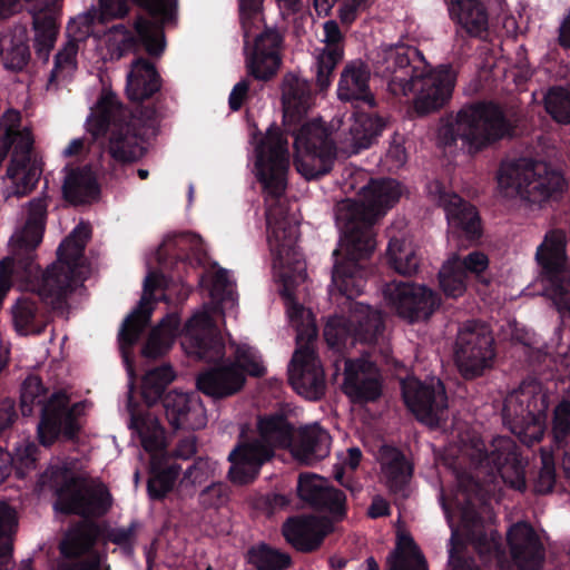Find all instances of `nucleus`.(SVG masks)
I'll use <instances>...</instances> for the list:
<instances>
[{"mask_svg":"<svg viewBox=\"0 0 570 570\" xmlns=\"http://www.w3.org/2000/svg\"><path fill=\"white\" fill-rule=\"evenodd\" d=\"M247 562L256 570H287L292 567V557L265 542L248 548Z\"/></svg>","mask_w":570,"mask_h":570,"instance_id":"obj_43","label":"nucleus"},{"mask_svg":"<svg viewBox=\"0 0 570 570\" xmlns=\"http://www.w3.org/2000/svg\"><path fill=\"white\" fill-rule=\"evenodd\" d=\"M505 197H517L535 205L561 198L567 180L548 163L529 157L502 160L497 174Z\"/></svg>","mask_w":570,"mask_h":570,"instance_id":"obj_10","label":"nucleus"},{"mask_svg":"<svg viewBox=\"0 0 570 570\" xmlns=\"http://www.w3.org/2000/svg\"><path fill=\"white\" fill-rule=\"evenodd\" d=\"M210 296L218 303H234L235 293L233 291V283L229 279L227 269L219 268L215 272L210 288Z\"/></svg>","mask_w":570,"mask_h":570,"instance_id":"obj_60","label":"nucleus"},{"mask_svg":"<svg viewBox=\"0 0 570 570\" xmlns=\"http://www.w3.org/2000/svg\"><path fill=\"white\" fill-rule=\"evenodd\" d=\"M78 43L76 40H69L61 50L55 56L53 68L50 72L47 88L58 87L59 80L65 78L66 69H76V57Z\"/></svg>","mask_w":570,"mask_h":570,"instance_id":"obj_52","label":"nucleus"},{"mask_svg":"<svg viewBox=\"0 0 570 570\" xmlns=\"http://www.w3.org/2000/svg\"><path fill=\"white\" fill-rule=\"evenodd\" d=\"M169 425L175 430L196 431L207 423L206 410L196 393L171 391L163 397Z\"/></svg>","mask_w":570,"mask_h":570,"instance_id":"obj_32","label":"nucleus"},{"mask_svg":"<svg viewBox=\"0 0 570 570\" xmlns=\"http://www.w3.org/2000/svg\"><path fill=\"white\" fill-rule=\"evenodd\" d=\"M60 2L61 0H52V3H46L43 8L32 13L33 46L37 57L43 61H48L58 35L57 18L51 7L60 6Z\"/></svg>","mask_w":570,"mask_h":570,"instance_id":"obj_39","label":"nucleus"},{"mask_svg":"<svg viewBox=\"0 0 570 570\" xmlns=\"http://www.w3.org/2000/svg\"><path fill=\"white\" fill-rule=\"evenodd\" d=\"M455 262L466 276L474 274L480 282L488 284V279L482 275L489 266V258L485 254L475 250L468 254L462 261Z\"/></svg>","mask_w":570,"mask_h":570,"instance_id":"obj_62","label":"nucleus"},{"mask_svg":"<svg viewBox=\"0 0 570 570\" xmlns=\"http://www.w3.org/2000/svg\"><path fill=\"white\" fill-rule=\"evenodd\" d=\"M454 24L456 40H485L489 36V10L483 0H445Z\"/></svg>","mask_w":570,"mask_h":570,"instance_id":"obj_28","label":"nucleus"},{"mask_svg":"<svg viewBox=\"0 0 570 570\" xmlns=\"http://www.w3.org/2000/svg\"><path fill=\"white\" fill-rule=\"evenodd\" d=\"M229 363H237L245 377H262L266 373L257 350L245 344L236 347L234 360L229 358Z\"/></svg>","mask_w":570,"mask_h":570,"instance_id":"obj_53","label":"nucleus"},{"mask_svg":"<svg viewBox=\"0 0 570 570\" xmlns=\"http://www.w3.org/2000/svg\"><path fill=\"white\" fill-rule=\"evenodd\" d=\"M371 6V0H343L338 8L337 16L344 26L350 27L357 19L358 13L368 9Z\"/></svg>","mask_w":570,"mask_h":570,"instance_id":"obj_64","label":"nucleus"},{"mask_svg":"<svg viewBox=\"0 0 570 570\" xmlns=\"http://www.w3.org/2000/svg\"><path fill=\"white\" fill-rule=\"evenodd\" d=\"M402 397L417 421L438 428L446 419L448 396L443 383L426 384L412 379L402 381Z\"/></svg>","mask_w":570,"mask_h":570,"instance_id":"obj_23","label":"nucleus"},{"mask_svg":"<svg viewBox=\"0 0 570 570\" xmlns=\"http://www.w3.org/2000/svg\"><path fill=\"white\" fill-rule=\"evenodd\" d=\"M158 117L156 107L139 106L131 111L116 96L107 95L99 99L97 111L88 118L87 129L95 140L109 134L110 156L120 163H134L145 155L140 142Z\"/></svg>","mask_w":570,"mask_h":570,"instance_id":"obj_5","label":"nucleus"},{"mask_svg":"<svg viewBox=\"0 0 570 570\" xmlns=\"http://www.w3.org/2000/svg\"><path fill=\"white\" fill-rule=\"evenodd\" d=\"M324 43L316 61L315 80L320 90H325L332 83L334 71L344 58V35L335 20L323 24Z\"/></svg>","mask_w":570,"mask_h":570,"instance_id":"obj_34","label":"nucleus"},{"mask_svg":"<svg viewBox=\"0 0 570 570\" xmlns=\"http://www.w3.org/2000/svg\"><path fill=\"white\" fill-rule=\"evenodd\" d=\"M229 488L226 483L214 482L199 494V502L205 508H219L228 501Z\"/></svg>","mask_w":570,"mask_h":570,"instance_id":"obj_61","label":"nucleus"},{"mask_svg":"<svg viewBox=\"0 0 570 570\" xmlns=\"http://www.w3.org/2000/svg\"><path fill=\"white\" fill-rule=\"evenodd\" d=\"M434 193L438 206L445 212L449 233L460 240H479L482 223L476 207L440 183L435 184Z\"/></svg>","mask_w":570,"mask_h":570,"instance_id":"obj_24","label":"nucleus"},{"mask_svg":"<svg viewBox=\"0 0 570 570\" xmlns=\"http://www.w3.org/2000/svg\"><path fill=\"white\" fill-rule=\"evenodd\" d=\"M85 248L82 240L63 239L57 249V262L30 281L31 292L52 307L65 303L68 294L73 291Z\"/></svg>","mask_w":570,"mask_h":570,"instance_id":"obj_14","label":"nucleus"},{"mask_svg":"<svg viewBox=\"0 0 570 570\" xmlns=\"http://www.w3.org/2000/svg\"><path fill=\"white\" fill-rule=\"evenodd\" d=\"M316 336L315 326L297 333V348L288 365L289 384L309 401L321 400L326 389L324 371L313 347Z\"/></svg>","mask_w":570,"mask_h":570,"instance_id":"obj_20","label":"nucleus"},{"mask_svg":"<svg viewBox=\"0 0 570 570\" xmlns=\"http://www.w3.org/2000/svg\"><path fill=\"white\" fill-rule=\"evenodd\" d=\"M175 483L168 480L159 470L154 469L147 481V492L151 500L161 501L173 491Z\"/></svg>","mask_w":570,"mask_h":570,"instance_id":"obj_63","label":"nucleus"},{"mask_svg":"<svg viewBox=\"0 0 570 570\" xmlns=\"http://www.w3.org/2000/svg\"><path fill=\"white\" fill-rule=\"evenodd\" d=\"M495 341L489 325L468 321L459 328L454 345V362L464 380L483 376L494 365Z\"/></svg>","mask_w":570,"mask_h":570,"instance_id":"obj_18","label":"nucleus"},{"mask_svg":"<svg viewBox=\"0 0 570 570\" xmlns=\"http://www.w3.org/2000/svg\"><path fill=\"white\" fill-rule=\"evenodd\" d=\"M62 196L72 205H85L97 200L100 186L90 166L70 168L62 184Z\"/></svg>","mask_w":570,"mask_h":570,"instance_id":"obj_36","label":"nucleus"},{"mask_svg":"<svg viewBox=\"0 0 570 570\" xmlns=\"http://www.w3.org/2000/svg\"><path fill=\"white\" fill-rule=\"evenodd\" d=\"M47 475L55 491L56 511L66 515L104 517L111 509L112 497L102 482L87 489L85 494L82 487L86 479L76 475L69 466H52Z\"/></svg>","mask_w":570,"mask_h":570,"instance_id":"obj_12","label":"nucleus"},{"mask_svg":"<svg viewBox=\"0 0 570 570\" xmlns=\"http://www.w3.org/2000/svg\"><path fill=\"white\" fill-rule=\"evenodd\" d=\"M549 407L548 395L537 383H523L504 401L502 417L512 433L539 442Z\"/></svg>","mask_w":570,"mask_h":570,"instance_id":"obj_19","label":"nucleus"},{"mask_svg":"<svg viewBox=\"0 0 570 570\" xmlns=\"http://www.w3.org/2000/svg\"><path fill=\"white\" fill-rule=\"evenodd\" d=\"M383 295L395 313L411 324L428 321L441 304L436 292L412 282L387 283Z\"/></svg>","mask_w":570,"mask_h":570,"instance_id":"obj_21","label":"nucleus"},{"mask_svg":"<svg viewBox=\"0 0 570 570\" xmlns=\"http://www.w3.org/2000/svg\"><path fill=\"white\" fill-rule=\"evenodd\" d=\"M156 21L139 16L134 29L130 30L124 23L110 27L108 31V49L116 59L122 58L128 52H138L142 46L147 53L159 57L166 46L164 24L176 19L177 0H132Z\"/></svg>","mask_w":570,"mask_h":570,"instance_id":"obj_11","label":"nucleus"},{"mask_svg":"<svg viewBox=\"0 0 570 570\" xmlns=\"http://www.w3.org/2000/svg\"><path fill=\"white\" fill-rule=\"evenodd\" d=\"M364 202L347 199L336 210L341 229L340 247L334 249L332 283L347 299L360 296L370 268L366 262L374 253V224L377 216L397 203L400 184L392 178L371 179L362 189Z\"/></svg>","mask_w":570,"mask_h":570,"instance_id":"obj_2","label":"nucleus"},{"mask_svg":"<svg viewBox=\"0 0 570 570\" xmlns=\"http://www.w3.org/2000/svg\"><path fill=\"white\" fill-rule=\"evenodd\" d=\"M261 12H263V9ZM261 16L262 13H259L256 19L248 22V38H246L244 33L245 48L248 47L250 38L253 37L254 39L252 51L246 58V68L248 75L254 79L268 81L277 73L282 63L279 51L283 45V36L276 28L267 26H265L264 30L258 35H252V28L261 20ZM239 18L242 19L240 16ZM240 22L243 31L245 32L243 21L240 20Z\"/></svg>","mask_w":570,"mask_h":570,"instance_id":"obj_22","label":"nucleus"},{"mask_svg":"<svg viewBox=\"0 0 570 570\" xmlns=\"http://www.w3.org/2000/svg\"><path fill=\"white\" fill-rule=\"evenodd\" d=\"M8 117L11 118V124L2 129L0 128V132L7 134L12 141L11 159H16L19 163H33V137L31 131L27 128L19 129L21 119L19 111L11 110L8 112Z\"/></svg>","mask_w":570,"mask_h":570,"instance_id":"obj_44","label":"nucleus"},{"mask_svg":"<svg viewBox=\"0 0 570 570\" xmlns=\"http://www.w3.org/2000/svg\"><path fill=\"white\" fill-rule=\"evenodd\" d=\"M166 282L164 275L149 273L144 282V295L138 305L126 316L118 333L120 352L125 363L131 371L130 353L139 337L150 323L151 297L157 288Z\"/></svg>","mask_w":570,"mask_h":570,"instance_id":"obj_25","label":"nucleus"},{"mask_svg":"<svg viewBox=\"0 0 570 570\" xmlns=\"http://www.w3.org/2000/svg\"><path fill=\"white\" fill-rule=\"evenodd\" d=\"M542 466L533 483V491L537 494H548L552 492L556 484V465L552 453L542 451Z\"/></svg>","mask_w":570,"mask_h":570,"instance_id":"obj_57","label":"nucleus"},{"mask_svg":"<svg viewBox=\"0 0 570 570\" xmlns=\"http://www.w3.org/2000/svg\"><path fill=\"white\" fill-rule=\"evenodd\" d=\"M309 83L293 75L284 76L282 83V102L284 109V118L302 117L307 112L311 101Z\"/></svg>","mask_w":570,"mask_h":570,"instance_id":"obj_40","label":"nucleus"},{"mask_svg":"<svg viewBox=\"0 0 570 570\" xmlns=\"http://www.w3.org/2000/svg\"><path fill=\"white\" fill-rule=\"evenodd\" d=\"M489 492L485 487L471 474L459 478L458 491L453 504L460 513V521L466 540L481 556H491L500 548L497 532L488 533L479 508L487 504Z\"/></svg>","mask_w":570,"mask_h":570,"instance_id":"obj_15","label":"nucleus"},{"mask_svg":"<svg viewBox=\"0 0 570 570\" xmlns=\"http://www.w3.org/2000/svg\"><path fill=\"white\" fill-rule=\"evenodd\" d=\"M95 544V534L83 525L69 530L60 543V552L65 558L75 559L83 556Z\"/></svg>","mask_w":570,"mask_h":570,"instance_id":"obj_50","label":"nucleus"},{"mask_svg":"<svg viewBox=\"0 0 570 570\" xmlns=\"http://www.w3.org/2000/svg\"><path fill=\"white\" fill-rule=\"evenodd\" d=\"M18 525L17 513L6 502H0V570L12 566L13 534Z\"/></svg>","mask_w":570,"mask_h":570,"instance_id":"obj_47","label":"nucleus"},{"mask_svg":"<svg viewBox=\"0 0 570 570\" xmlns=\"http://www.w3.org/2000/svg\"><path fill=\"white\" fill-rule=\"evenodd\" d=\"M465 544L456 529H452L449 549V566L451 570H479L473 557L464 553Z\"/></svg>","mask_w":570,"mask_h":570,"instance_id":"obj_56","label":"nucleus"},{"mask_svg":"<svg viewBox=\"0 0 570 570\" xmlns=\"http://www.w3.org/2000/svg\"><path fill=\"white\" fill-rule=\"evenodd\" d=\"M390 570H428V563L420 548L410 534L397 535L394 559Z\"/></svg>","mask_w":570,"mask_h":570,"instance_id":"obj_46","label":"nucleus"},{"mask_svg":"<svg viewBox=\"0 0 570 570\" xmlns=\"http://www.w3.org/2000/svg\"><path fill=\"white\" fill-rule=\"evenodd\" d=\"M387 262L391 268L404 276H412L419 269L420 259L412 246L403 239L392 238L387 246Z\"/></svg>","mask_w":570,"mask_h":570,"instance_id":"obj_48","label":"nucleus"},{"mask_svg":"<svg viewBox=\"0 0 570 570\" xmlns=\"http://www.w3.org/2000/svg\"><path fill=\"white\" fill-rule=\"evenodd\" d=\"M42 174L41 167L37 161L19 163L10 159L7 168V176L11 180V186L7 188L8 197L17 198L29 195L36 187Z\"/></svg>","mask_w":570,"mask_h":570,"instance_id":"obj_41","label":"nucleus"},{"mask_svg":"<svg viewBox=\"0 0 570 570\" xmlns=\"http://www.w3.org/2000/svg\"><path fill=\"white\" fill-rule=\"evenodd\" d=\"M376 71L387 80L394 97L413 95V108L419 116L441 109L451 98L455 77L449 67L432 69L422 52L404 43L383 50Z\"/></svg>","mask_w":570,"mask_h":570,"instance_id":"obj_3","label":"nucleus"},{"mask_svg":"<svg viewBox=\"0 0 570 570\" xmlns=\"http://www.w3.org/2000/svg\"><path fill=\"white\" fill-rule=\"evenodd\" d=\"M175 373L170 365H161L149 370L141 380V397L148 407L154 406L163 397L167 386L174 381Z\"/></svg>","mask_w":570,"mask_h":570,"instance_id":"obj_45","label":"nucleus"},{"mask_svg":"<svg viewBox=\"0 0 570 570\" xmlns=\"http://www.w3.org/2000/svg\"><path fill=\"white\" fill-rule=\"evenodd\" d=\"M137 528L138 523L132 521L127 528L110 529L106 534V539L109 542L120 547L126 556H132L135 550Z\"/></svg>","mask_w":570,"mask_h":570,"instance_id":"obj_59","label":"nucleus"},{"mask_svg":"<svg viewBox=\"0 0 570 570\" xmlns=\"http://www.w3.org/2000/svg\"><path fill=\"white\" fill-rule=\"evenodd\" d=\"M35 406L40 407L38 424L39 441L52 445L59 438L75 441L80 431L78 409L80 403L69 404L68 395L58 391L48 397V389L35 374L28 375L20 386V410L23 416H31Z\"/></svg>","mask_w":570,"mask_h":570,"instance_id":"obj_9","label":"nucleus"},{"mask_svg":"<svg viewBox=\"0 0 570 570\" xmlns=\"http://www.w3.org/2000/svg\"><path fill=\"white\" fill-rule=\"evenodd\" d=\"M255 154L257 180L267 197L274 200L266 209V225L275 265L282 269V295L288 301H294V287L303 283L307 275L305 262L297 246L298 223L281 204V198L287 187L289 153L287 138L275 124L271 125L266 135L261 138L255 147ZM288 312L292 318H301L304 307L292 302Z\"/></svg>","mask_w":570,"mask_h":570,"instance_id":"obj_1","label":"nucleus"},{"mask_svg":"<svg viewBox=\"0 0 570 570\" xmlns=\"http://www.w3.org/2000/svg\"><path fill=\"white\" fill-rule=\"evenodd\" d=\"M468 276L455 261L448 262L439 272V284L448 297L462 296L466 289Z\"/></svg>","mask_w":570,"mask_h":570,"instance_id":"obj_51","label":"nucleus"},{"mask_svg":"<svg viewBox=\"0 0 570 570\" xmlns=\"http://www.w3.org/2000/svg\"><path fill=\"white\" fill-rule=\"evenodd\" d=\"M488 465L500 475L509 488L523 492L527 489L524 464L518 444L508 436L492 442V450L485 454Z\"/></svg>","mask_w":570,"mask_h":570,"instance_id":"obj_31","label":"nucleus"},{"mask_svg":"<svg viewBox=\"0 0 570 570\" xmlns=\"http://www.w3.org/2000/svg\"><path fill=\"white\" fill-rule=\"evenodd\" d=\"M181 347L187 355L214 364L196 377V386L203 394L223 400L244 387V373L237 363L225 358V342L207 313L196 314L187 321Z\"/></svg>","mask_w":570,"mask_h":570,"instance_id":"obj_4","label":"nucleus"},{"mask_svg":"<svg viewBox=\"0 0 570 570\" xmlns=\"http://www.w3.org/2000/svg\"><path fill=\"white\" fill-rule=\"evenodd\" d=\"M0 56L6 69L21 71L30 60V48L24 29L0 39Z\"/></svg>","mask_w":570,"mask_h":570,"instance_id":"obj_42","label":"nucleus"},{"mask_svg":"<svg viewBox=\"0 0 570 570\" xmlns=\"http://www.w3.org/2000/svg\"><path fill=\"white\" fill-rule=\"evenodd\" d=\"M547 112L560 124H570V92L552 89L544 98Z\"/></svg>","mask_w":570,"mask_h":570,"instance_id":"obj_54","label":"nucleus"},{"mask_svg":"<svg viewBox=\"0 0 570 570\" xmlns=\"http://www.w3.org/2000/svg\"><path fill=\"white\" fill-rule=\"evenodd\" d=\"M163 79L155 66L144 57L136 58L127 75L126 94L130 101L142 102L160 91Z\"/></svg>","mask_w":570,"mask_h":570,"instance_id":"obj_35","label":"nucleus"},{"mask_svg":"<svg viewBox=\"0 0 570 570\" xmlns=\"http://www.w3.org/2000/svg\"><path fill=\"white\" fill-rule=\"evenodd\" d=\"M514 132V126L504 110L494 101L479 100L463 105L449 122L440 130L445 145L462 147L470 156H475Z\"/></svg>","mask_w":570,"mask_h":570,"instance_id":"obj_7","label":"nucleus"},{"mask_svg":"<svg viewBox=\"0 0 570 570\" xmlns=\"http://www.w3.org/2000/svg\"><path fill=\"white\" fill-rule=\"evenodd\" d=\"M384 331L382 314L368 305L355 304L350 316H332L327 320L323 335L328 347L344 356L356 343L373 345Z\"/></svg>","mask_w":570,"mask_h":570,"instance_id":"obj_16","label":"nucleus"},{"mask_svg":"<svg viewBox=\"0 0 570 570\" xmlns=\"http://www.w3.org/2000/svg\"><path fill=\"white\" fill-rule=\"evenodd\" d=\"M370 78L368 66L362 60H352L344 66L338 80L337 97L341 101L351 102L356 108L366 106L370 109L353 112V122L343 147V151L348 155H357L377 142L387 125L386 117L373 111L376 100L370 89Z\"/></svg>","mask_w":570,"mask_h":570,"instance_id":"obj_6","label":"nucleus"},{"mask_svg":"<svg viewBox=\"0 0 570 570\" xmlns=\"http://www.w3.org/2000/svg\"><path fill=\"white\" fill-rule=\"evenodd\" d=\"M297 495L312 509L330 513L336 521L346 517L345 493L315 474H301L297 481Z\"/></svg>","mask_w":570,"mask_h":570,"instance_id":"obj_27","label":"nucleus"},{"mask_svg":"<svg viewBox=\"0 0 570 570\" xmlns=\"http://www.w3.org/2000/svg\"><path fill=\"white\" fill-rule=\"evenodd\" d=\"M39 449L32 442H26L16 448L12 458V470H16L18 478L23 479L36 468Z\"/></svg>","mask_w":570,"mask_h":570,"instance_id":"obj_55","label":"nucleus"},{"mask_svg":"<svg viewBox=\"0 0 570 570\" xmlns=\"http://www.w3.org/2000/svg\"><path fill=\"white\" fill-rule=\"evenodd\" d=\"M293 137L294 166L306 180L320 179L332 171L337 147L322 122H305L293 131Z\"/></svg>","mask_w":570,"mask_h":570,"instance_id":"obj_17","label":"nucleus"},{"mask_svg":"<svg viewBox=\"0 0 570 570\" xmlns=\"http://www.w3.org/2000/svg\"><path fill=\"white\" fill-rule=\"evenodd\" d=\"M570 436V403L558 406L553 422V441L558 453L561 448L568 446Z\"/></svg>","mask_w":570,"mask_h":570,"instance_id":"obj_58","label":"nucleus"},{"mask_svg":"<svg viewBox=\"0 0 570 570\" xmlns=\"http://www.w3.org/2000/svg\"><path fill=\"white\" fill-rule=\"evenodd\" d=\"M38 302L30 297H20L12 307V318L17 332L21 335L40 334L45 325L38 322Z\"/></svg>","mask_w":570,"mask_h":570,"instance_id":"obj_49","label":"nucleus"},{"mask_svg":"<svg viewBox=\"0 0 570 570\" xmlns=\"http://www.w3.org/2000/svg\"><path fill=\"white\" fill-rule=\"evenodd\" d=\"M294 431V425L283 413L258 416L259 438L238 441L228 455L229 480L239 485L254 482L262 466L274 458L276 448L292 446Z\"/></svg>","mask_w":570,"mask_h":570,"instance_id":"obj_8","label":"nucleus"},{"mask_svg":"<svg viewBox=\"0 0 570 570\" xmlns=\"http://www.w3.org/2000/svg\"><path fill=\"white\" fill-rule=\"evenodd\" d=\"M511 557L520 570H541L544 562V547L528 522L513 524L507 534Z\"/></svg>","mask_w":570,"mask_h":570,"instance_id":"obj_33","label":"nucleus"},{"mask_svg":"<svg viewBox=\"0 0 570 570\" xmlns=\"http://www.w3.org/2000/svg\"><path fill=\"white\" fill-rule=\"evenodd\" d=\"M535 262L544 295L552 301L560 318L570 316V271L567 267V238L561 229L546 233L537 247Z\"/></svg>","mask_w":570,"mask_h":570,"instance_id":"obj_13","label":"nucleus"},{"mask_svg":"<svg viewBox=\"0 0 570 570\" xmlns=\"http://www.w3.org/2000/svg\"><path fill=\"white\" fill-rule=\"evenodd\" d=\"M47 197H41L30 202L26 226L16 237V259L28 276H32L33 269L37 274L40 273V267L35 266V250L42 240L43 225L47 217Z\"/></svg>","mask_w":570,"mask_h":570,"instance_id":"obj_29","label":"nucleus"},{"mask_svg":"<svg viewBox=\"0 0 570 570\" xmlns=\"http://www.w3.org/2000/svg\"><path fill=\"white\" fill-rule=\"evenodd\" d=\"M333 531V522L326 517L294 515L282 525V534L296 551L314 552L322 546L325 537Z\"/></svg>","mask_w":570,"mask_h":570,"instance_id":"obj_30","label":"nucleus"},{"mask_svg":"<svg viewBox=\"0 0 570 570\" xmlns=\"http://www.w3.org/2000/svg\"><path fill=\"white\" fill-rule=\"evenodd\" d=\"M343 392L354 404L375 402L382 395V380L374 362L346 358Z\"/></svg>","mask_w":570,"mask_h":570,"instance_id":"obj_26","label":"nucleus"},{"mask_svg":"<svg viewBox=\"0 0 570 570\" xmlns=\"http://www.w3.org/2000/svg\"><path fill=\"white\" fill-rule=\"evenodd\" d=\"M379 461L391 492H403L413 475V465L405 454L394 445L383 444L379 450Z\"/></svg>","mask_w":570,"mask_h":570,"instance_id":"obj_37","label":"nucleus"},{"mask_svg":"<svg viewBox=\"0 0 570 570\" xmlns=\"http://www.w3.org/2000/svg\"><path fill=\"white\" fill-rule=\"evenodd\" d=\"M292 445L294 458L305 465H312L330 454L331 435L317 424L306 426Z\"/></svg>","mask_w":570,"mask_h":570,"instance_id":"obj_38","label":"nucleus"}]
</instances>
